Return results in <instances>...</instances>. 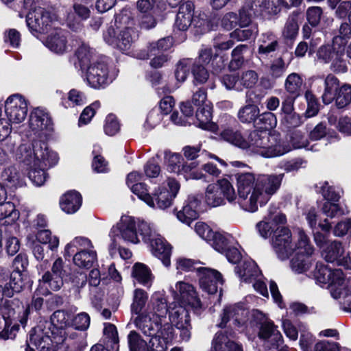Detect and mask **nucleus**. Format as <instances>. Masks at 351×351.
I'll return each mask as SVG.
<instances>
[{"mask_svg":"<svg viewBox=\"0 0 351 351\" xmlns=\"http://www.w3.org/2000/svg\"><path fill=\"white\" fill-rule=\"evenodd\" d=\"M203 199L207 206L215 208L224 205L225 199L230 204H235L237 195L232 184L228 179H219L215 183L208 185L204 197L203 194L189 195L182 210L177 211L175 208L173 212L176 213L178 219L189 225L198 219L199 213L206 210V206L202 203Z\"/></svg>","mask_w":351,"mask_h":351,"instance_id":"f257e3e1","label":"nucleus"},{"mask_svg":"<svg viewBox=\"0 0 351 351\" xmlns=\"http://www.w3.org/2000/svg\"><path fill=\"white\" fill-rule=\"evenodd\" d=\"M70 315L57 310L50 316L48 331L45 332V351H84L87 346L86 334L70 332Z\"/></svg>","mask_w":351,"mask_h":351,"instance_id":"f03ea898","label":"nucleus"},{"mask_svg":"<svg viewBox=\"0 0 351 351\" xmlns=\"http://www.w3.org/2000/svg\"><path fill=\"white\" fill-rule=\"evenodd\" d=\"M114 19L103 32L104 40L112 48L125 53L134 43V19L128 10L115 14Z\"/></svg>","mask_w":351,"mask_h":351,"instance_id":"7ed1b4c3","label":"nucleus"},{"mask_svg":"<svg viewBox=\"0 0 351 351\" xmlns=\"http://www.w3.org/2000/svg\"><path fill=\"white\" fill-rule=\"evenodd\" d=\"M246 143L247 146L243 149L265 158L280 156L291 150L289 143L282 139L279 133L271 134L258 129L249 134Z\"/></svg>","mask_w":351,"mask_h":351,"instance_id":"20e7f679","label":"nucleus"},{"mask_svg":"<svg viewBox=\"0 0 351 351\" xmlns=\"http://www.w3.org/2000/svg\"><path fill=\"white\" fill-rule=\"evenodd\" d=\"M199 261L186 258H179L176 261V269L184 271L195 270L199 277V287L204 292L210 295L217 292L218 283L223 284L222 274L216 269L200 267L195 268V265L200 263Z\"/></svg>","mask_w":351,"mask_h":351,"instance_id":"39448f33","label":"nucleus"},{"mask_svg":"<svg viewBox=\"0 0 351 351\" xmlns=\"http://www.w3.org/2000/svg\"><path fill=\"white\" fill-rule=\"evenodd\" d=\"M136 8L141 28L149 30L156 26L157 19L162 16L166 9V4L162 0H137Z\"/></svg>","mask_w":351,"mask_h":351,"instance_id":"423d86ee","label":"nucleus"},{"mask_svg":"<svg viewBox=\"0 0 351 351\" xmlns=\"http://www.w3.org/2000/svg\"><path fill=\"white\" fill-rule=\"evenodd\" d=\"M285 173L278 175H259L256 178L254 191L249 198L248 212L254 213L258 210V197L265 192L267 195L274 194L280 188Z\"/></svg>","mask_w":351,"mask_h":351,"instance_id":"0eeeda50","label":"nucleus"},{"mask_svg":"<svg viewBox=\"0 0 351 351\" xmlns=\"http://www.w3.org/2000/svg\"><path fill=\"white\" fill-rule=\"evenodd\" d=\"M275 230L271 239L273 248L278 258L288 259L295 252L291 231L284 225H279Z\"/></svg>","mask_w":351,"mask_h":351,"instance_id":"6e6552de","label":"nucleus"},{"mask_svg":"<svg viewBox=\"0 0 351 351\" xmlns=\"http://www.w3.org/2000/svg\"><path fill=\"white\" fill-rule=\"evenodd\" d=\"M24 276L23 272L16 271L9 276L8 271L0 266V297L11 298L20 292L25 286Z\"/></svg>","mask_w":351,"mask_h":351,"instance_id":"1a4fd4ad","label":"nucleus"},{"mask_svg":"<svg viewBox=\"0 0 351 351\" xmlns=\"http://www.w3.org/2000/svg\"><path fill=\"white\" fill-rule=\"evenodd\" d=\"M86 79L88 84L93 88H104L111 82L108 64L102 58L93 61L86 70Z\"/></svg>","mask_w":351,"mask_h":351,"instance_id":"9d476101","label":"nucleus"},{"mask_svg":"<svg viewBox=\"0 0 351 351\" xmlns=\"http://www.w3.org/2000/svg\"><path fill=\"white\" fill-rule=\"evenodd\" d=\"M136 226L137 222L134 217L122 216L119 222L111 228L109 236L113 237V242H115V237H121L124 241L138 243L140 240L137 237Z\"/></svg>","mask_w":351,"mask_h":351,"instance_id":"9b49d317","label":"nucleus"},{"mask_svg":"<svg viewBox=\"0 0 351 351\" xmlns=\"http://www.w3.org/2000/svg\"><path fill=\"white\" fill-rule=\"evenodd\" d=\"M167 185L168 188L158 186L153 193H150L153 204L148 205L149 206L155 208L156 202L158 208L165 210L172 205L173 200L180 190V185L175 179L169 180Z\"/></svg>","mask_w":351,"mask_h":351,"instance_id":"f8f14e48","label":"nucleus"},{"mask_svg":"<svg viewBox=\"0 0 351 351\" xmlns=\"http://www.w3.org/2000/svg\"><path fill=\"white\" fill-rule=\"evenodd\" d=\"M5 112L10 122L21 123L27 114V101L19 94L10 96L5 102Z\"/></svg>","mask_w":351,"mask_h":351,"instance_id":"ddd939ff","label":"nucleus"},{"mask_svg":"<svg viewBox=\"0 0 351 351\" xmlns=\"http://www.w3.org/2000/svg\"><path fill=\"white\" fill-rule=\"evenodd\" d=\"M235 176L238 192V197L236 199L237 202L241 208L248 211L247 208L249 199H247V197L254 191L256 178L252 173H237Z\"/></svg>","mask_w":351,"mask_h":351,"instance_id":"4468645a","label":"nucleus"},{"mask_svg":"<svg viewBox=\"0 0 351 351\" xmlns=\"http://www.w3.org/2000/svg\"><path fill=\"white\" fill-rule=\"evenodd\" d=\"M43 144L42 139L34 140L32 143L34 164L28 175L29 180L37 186H40L44 184V170L42 168L44 160Z\"/></svg>","mask_w":351,"mask_h":351,"instance_id":"2eb2a0df","label":"nucleus"},{"mask_svg":"<svg viewBox=\"0 0 351 351\" xmlns=\"http://www.w3.org/2000/svg\"><path fill=\"white\" fill-rule=\"evenodd\" d=\"M130 351H166L167 346L159 338L151 339L147 343L136 330H131L127 337Z\"/></svg>","mask_w":351,"mask_h":351,"instance_id":"dca6fc26","label":"nucleus"},{"mask_svg":"<svg viewBox=\"0 0 351 351\" xmlns=\"http://www.w3.org/2000/svg\"><path fill=\"white\" fill-rule=\"evenodd\" d=\"M143 175L138 171L129 173L126 178V184L131 191L136 195L139 199L144 202L147 205H152L153 202L150 197L149 186L141 180Z\"/></svg>","mask_w":351,"mask_h":351,"instance_id":"f3484780","label":"nucleus"},{"mask_svg":"<svg viewBox=\"0 0 351 351\" xmlns=\"http://www.w3.org/2000/svg\"><path fill=\"white\" fill-rule=\"evenodd\" d=\"M136 327L141 330L142 332L148 337L158 338V332L161 328V320L159 315L152 314L151 317L147 313H141L137 315L134 319Z\"/></svg>","mask_w":351,"mask_h":351,"instance_id":"a211bd4d","label":"nucleus"},{"mask_svg":"<svg viewBox=\"0 0 351 351\" xmlns=\"http://www.w3.org/2000/svg\"><path fill=\"white\" fill-rule=\"evenodd\" d=\"M165 164L167 166V170L169 172L176 173H189L194 169L197 164L195 162H191L190 164L184 161L182 156L179 153H173L169 150L165 151Z\"/></svg>","mask_w":351,"mask_h":351,"instance_id":"6ab92c4d","label":"nucleus"},{"mask_svg":"<svg viewBox=\"0 0 351 351\" xmlns=\"http://www.w3.org/2000/svg\"><path fill=\"white\" fill-rule=\"evenodd\" d=\"M69 32L61 28H54L45 38V47L54 53L62 55L67 51Z\"/></svg>","mask_w":351,"mask_h":351,"instance_id":"aec40b11","label":"nucleus"},{"mask_svg":"<svg viewBox=\"0 0 351 351\" xmlns=\"http://www.w3.org/2000/svg\"><path fill=\"white\" fill-rule=\"evenodd\" d=\"M41 280H44V275L42 276ZM44 289L41 282H40L38 288L36 289L31 304L27 305L26 307L22 306V311H19L17 320L23 326L25 327L27 323L28 317L31 313L32 309H34L36 313L40 314V311L42 309L43 304Z\"/></svg>","mask_w":351,"mask_h":351,"instance_id":"412c9836","label":"nucleus"},{"mask_svg":"<svg viewBox=\"0 0 351 351\" xmlns=\"http://www.w3.org/2000/svg\"><path fill=\"white\" fill-rule=\"evenodd\" d=\"M173 46V38L166 36L157 41L147 43L145 48L137 51L136 57L140 60H147L152 56H155L169 50Z\"/></svg>","mask_w":351,"mask_h":351,"instance_id":"4be33fe9","label":"nucleus"},{"mask_svg":"<svg viewBox=\"0 0 351 351\" xmlns=\"http://www.w3.org/2000/svg\"><path fill=\"white\" fill-rule=\"evenodd\" d=\"M258 328V337L260 339H271L269 341V345L267 346L269 350H278L283 343V337L272 320L270 319L267 322H265Z\"/></svg>","mask_w":351,"mask_h":351,"instance_id":"5701e85b","label":"nucleus"},{"mask_svg":"<svg viewBox=\"0 0 351 351\" xmlns=\"http://www.w3.org/2000/svg\"><path fill=\"white\" fill-rule=\"evenodd\" d=\"M195 107V117L198 128L202 130L217 134L219 128L217 123L212 121L213 106L212 103H206Z\"/></svg>","mask_w":351,"mask_h":351,"instance_id":"b1692460","label":"nucleus"},{"mask_svg":"<svg viewBox=\"0 0 351 351\" xmlns=\"http://www.w3.org/2000/svg\"><path fill=\"white\" fill-rule=\"evenodd\" d=\"M178 290L180 292L178 302L180 306L185 308L190 307L193 309H198L202 307V302L195 287L189 283L179 282Z\"/></svg>","mask_w":351,"mask_h":351,"instance_id":"393cba45","label":"nucleus"},{"mask_svg":"<svg viewBox=\"0 0 351 351\" xmlns=\"http://www.w3.org/2000/svg\"><path fill=\"white\" fill-rule=\"evenodd\" d=\"M200 60L206 64L208 69H212L213 73L220 72L228 62V56L226 54L213 53L211 48L201 50Z\"/></svg>","mask_w":351,"mask_h":351,"instance_id":"a878e982","label":"nucleus"},{"mask_svg":"<svg viewBox=\"0 0 351 351\" xmlns=\"http://www.w3.org/2000/svg\"><path fill=\"white\" fill-rule=\"evenodd\" d=\"M304 19V14L300 9L295 10L289 14L282 30V36L287 43L289 41L292 43L295 40L298 35L299 24Z\"/></svg>","mask_w":351,"mask_h":351,"instance_id":"bb28decb","label":"nucleus"},{"mask_svg":"<svg viewBox=\"0 0 351 351\" xmlns=\"http://www.w3.org/2000/svg\"><path fill=\"white\" fill-rule=\"evenodd\" d=\"M194 10V3L191 0H188L180 5L173 25L174 30L177 29L179 31L184 32L191 27Z\"/></svg>","mask_w":351,"mask_h":351,"instance_id":"cd10ccee","label":"nucleus"},{"mask_svg":"<svg viewBox=\"0 0 351 351\" xmlns=\"http://www.w3.org/2000/svg\"><path fill=\"white\" fill-rule=\"evenodd\" d=\"M59 204L61 210L66 214L75 213L82 204V196L76 190H69L60 197Z\"/></svg>","mask_w":351,"mask_h":351,"instance_id":"c85d7f7f","label":"nucleus"},{"mask_svg":"<svg viewBox=\"0 0 351 351\" xmlns=\"http://www.w3.org/2000/svg\"><path fill=\"white\" fill-rule=\"evenodd\" d=\"M158 236L149 244H150L154 256L160 259L162 264L168 267L171 265L172 246L165 238Z\"/></svg>","mask_w":351,"mask_h":351,"instance_id":"c756f323","label":"nucleus"},{"mask_svg":"<svg viewBox=\"0 0 351 351\" xmlns=\"http://www.w3.org/2000/svg\"><path fill=\"white\" fill-rule=\"evenodd\" d=\"M44 8L38 6V10L29 11L27 15L26 22L32 34L43 42L44 33Z\"/></svg>","mask_w":351,"mask_h":351,"instance_id":"7c9ffc66","label":"nucleus"},{"mask_svg":"<svg viewBox=\"0 0 351 351\" xmlns=\"http://www.w3.org/2000/svg\"><path fill=\"white\" fill-rule=\"evenodd\" d=\"M287 223V217L284 213H280L271 219H265L258 222L256 225V229L260 236L264 239L269 238L272 234L275 233L276 228L279 225H285Z\"/></svg>","mask_w":351,"mask_h":351,"instance_id":"2f4dec72","label":"nucleus"},{"mask_svg":"<svg viewBox=\"0 0 351 351\" xmlns=\"http://www.w3.org/2000/svg\"><path fill=\"white\" fill-rule=\"evenodd\" d=\"M19 232L20 226L19 223H12L5 226L3 229L5 239V248L9 256L14 255L20 249V241L18 239Z\"/></svg>","mask_w":351,"mask_h":351,"instance_id":"473e14b6","label":"nucleus"},{"mask_svg":"<svg viewBox=\"0 0 351 351\" xmlns=\"http://www.w3.org/2000/svg\"><path fill=\"white\" fill-rule=\"evenodd\" d=\"M39 319L38 324L29 331L25 351H43L44 350V346H41L44 340V323L40 317Z\"/></svg>","mask_w":351,"mask_h":351,"instance_id":"72a5a7b5","label":"nucleus"},{"mask_svg":"<svg viewBox=\"0 0 351 351\" xmlns=\"http://www.w3.org/2000/svg\"><path fill=\"white\" fill-rule=\"evenodd\" d=\"M321 83L324 87L322 95V101L325 105H328L335 99L336 93L341 86L340 82L336 76L330 74L324 80H321Z\"/></svg>","mask_w":351,"mask_h":351,"instance_id":"f704fd0d","label":"nucleus"},{"mask_svg":"<svg viewBox=\"0 0 351 351\" xmlns=\"http://www.w3.org/2000/svg\"><path fill=\"white\" fill-rule=\"evenodd\" d=\"M343 252L344 249L341 242L337 241L329 242L321 251L322 256L326 262L334 263L335 261H337L339 265H343L342 263L343 260L339 259Z\"/></svg>","mask_w":351,"mask_h":351,"instance_id":"c9c22d12","label":"nucleus"},{"mask_svg":"<svg viewBox=\"0 0 351 351\" xmlns=\"http://www.w3.org/2000/svg\"><path fill=\"white\" fill-rule=\"evenodd\" d=\"M132 277L139 284L149 287L154 278L150 268L144 263H136L132 267Z\"/></svg>","mask_w":351,"mask_h":351,"instance_id":"e433bc0d","label":"nucleus"},{"mask_svg":"<svg viewBox=\"0 0 351 351\" xmlns=\"http://www.w3.org/2000/svg\"><path fill=\"white\" fill-rule=\"evenodd\" d=\"M208 69L206 64L200 60V56L194 61L192 60V66L191 73L193 75V83L195 86L202 85L205 84L209 78Z\"/></svg>","mask_w":351,"mask_h":351,"instance_id":"4c0bfd02","label":"nucleus"},{"mask_svg":"<svg viewBox=\"0 0 351 351\" xmlns=\"http://www.w3.org/2000/svg\"><path fill=\"white\" fill-rule=\"evenodd\" d=\"M345 47L338 45L337 49L335 45L326 44L322 45L317 51V57L319 60L324 63H328L337 59L338 56H344Z\"/></svg>","mask_w":351,"mask_h":351,"instance_id":"58836bf2","label":"nucleus"},{"mask_svg":"<svg viewBox=\"0 0 351 351\" xmlns=\"http://www.w3.org/2000/svg\"><path fill=\"white\" fill-rule=\"evenodd\" d=\"M73 263L80 268L88 269L97 263V255L95 250H81L73 257Z\"/></svg>","mask_w":351,"mask_h":351,"instance_id":"ea45409f","label":"nucleus"},{"mask_svg":"<svg viewBox=\"0 0 351 351\" xmlns=\"http://www.w3.org/2000/svg\"><path fill=\"white\" fill-rule=\"evenodd\" d=\"M19 218V212L16 209L14 204L10 202H0V220H3L2 228L5 226L16 223Z\"/></svg>","mask_w":351,"mask_h":351,"instance_id":"a19ab883","label":"nucleus"},{"mask_svg":"<svg viewBox=\"0 0 351 351\" xmlns=\"http://www.w3.org/2000/svg\"><path fill=\"white\" fill-rule=\"evenodd\" d=\"M302 79L296 73L289 74L285 82V88L288 93V96L299 97L302 95Z\"/></svg>","mask_w":351,"mask_h":351,"instance_id":"79ce46f5","label":"nucleus"},{"mask_svg":"<svg viewBox=\"0 0 351 351\" xmlns=\"http://www.w3.org/2000/svg\"><path fill=\"white\" fill-rule=\"evenodd\" d=\"M220 137L231 144L243 149L247 146L246 139L241 132L235 130L232 128H223L219 133Z\"/></svg>","mask_w":351,"mask_h":351,"instance_id":"37998d69","label":"nucleus"},{"mask_svg":"<svg viewBox=\"0 0 351 351\" xmlns=\"http://www.w3.org/2000/svg\"><path fill=\"white\" fill-rule=\"evenodd\" d=\"M250 49L248 45L241 44L237 45L231 53V60L228 62L230 71H237L241 68L244 64V53Z\"/></svg>","mask_w":351,"mask_h":351,"instance_id":"c03bdc74","label":"nucleus"},{"mask_svg":"<svg viewBox=\"0 0 351 351\" xmlns=\"http://www.w3.org/2000/svg\"><path fill=\"white\" fill-rule=\"evenodd\" d=\"M259 113L260 110L258 106L245 104L239 110L237 117L241 123L247 124L252 123L253 125H254Z\"/></svg>","mask_w":351,"mask_h":351,"instance_id":"a18cd8bd","label":"nucleus"},{"mask_svg":"<svg viewBox=\"0 0 351 351\" xmlns=\"http://www.w3.org/2000/svg\"><path fill=\"white\" fill-rule=\"evenodd\" d=\"M277 125V118L276 115L269 111L263 113H259L257 120L254 127L258 130H261L270 132L271 130L276 128Z\"/></svg>","mask_w":351,"mask_h":351,"instance_id":"49530a36","label":"nucleus"},{"mask_svg":"<svg viewBox=\"0 0 351 351\" xmlns=\"http://www.w3.org/2000/svg\"><path fill=\"white\" fill-rule=\"evenodd\" d=\"M1 178L7 187L16 188L23 184L21 174L15 167H9L2 172Z\"/></svg>","mask_w":351,"mask_h":351,"instance_id":"de8ad7c7","label":"nucleus"},{"mask_svg":"<svg viewBox=\"0 0 351 351\" xmlns=\"http://www.w3.org/2000/svg\"><path fill=\"white\" fill-rule=\"evenodd\" d=\"M29 124L34 134L41 138L43 134L44 111L38 108L34 109L30 114Z\"/></svg>","mask_w":351,"mask_h":351,"instance_id":"09e8293b","label":"nucleus"},{"mask_svg":"<svg viewBox=\"0 0 351 351\" xmlns=\"http://www.w3.org/2000/svg\"><path fill=\"white\" fill-rule=\"evenodd\" d=\"M338 109H343L351 104V85L343 84L337 90L334 101Z\"/></svg>","mask_w":351,"mask_h":351,"instance_id":"8fccbe9b","label":"nucleus"},{"mask_svg":"<svg viewBox=\"0 0 351 351\" xmlns=\"http://www.w3.org/2000/svg\"><path fill=\"white\" fill-rule=\"evenodd\" d=\"M192 66V59L183 58L176 64L174 75L177 82L182 84L189 75Z\"/></svg>","mask_w":351,"mask_h":351,"instance_id":"3c124183","label":"nucleus"},{"mask_svg":"<svg viewBox=\"0 0 351 351\" xmlns=\"http://www.w3.org/2000/svg\"><path fill=\"white\" fill-rule=\"evenodd\" d=\"M148 299L147 293L142 289H136L134 291L133 302L131 304L132 314L138 315L142 313Z\"/></svg>","mask_w":351,"mask_h":351,"instance_id":"603ef678","label":"nucleus"},{"mask_svg":"<svg viewBox=\"0 0 351 351\" xmlns=\"http://www.w3.org/2000/svg\"><path fill=\"white\" fill-rule=\"evenodd\" d=\"M104 335L107 339L104 342L111 347L113 351L119 350V338L116 326L111 323H105Z\"/></svg>","mask_w":351,"mask_h":351,"instance_id":"864d4df0","label":"nucleus"},{"mask_svg":"<svg viewBox=\"0 0 351 351\" xmlns=\"http://www.w3.org/2000/svg\"><path fill=\"white\" fill-rule=\"evenodd\" d=\"M29 241L34 257L37 261H42L44 258V237L40 236L38 232V234H30Z\"/></svg>","mask_w":351,"mask_h":351,"instance_id":"5fc2aeb1","label":"nucleus"},{"mask_svg":"<svg viewBox=\"0 0 351 351\" xmlns=\"http://www.w3.org/2000/svg\"><path fill=\"white\" fill-rule=\"evenodd\" d=\"M19 300H1L0 304V313L4 319V321H11V319L14 317L16 313V306L18 309L21 311L19 306Z\"/></svg>","mask_w":351,"mask_h":351,"instance_id":"6e6d98bb","label":"nucleus"},{"mask_svg":"<svg viewBox=\"0 0 351 351\" xmlns=\"http://www.w3.org/2000/svg\"><path fill=\"white\" fill-rule=\"evenodd\" d=\"M212 247L221 254H223L224 250L230 243V240L223 234L219 232H213L208 242Z\"/></svg>","mask_w":351,"mask_h":351,"instance_id":"4d7b16f0","label":"nucleus"},{"mask_svg":"<svg viewBox=\"0 0 351 351\" xmlns=\"http://www.w3.org/2000/svg\"><path fill=\"white\" fill-rule=\"evenodd\" d=\"M293 247L297 253L304 254L306 257L311 256L314 252L308 236L304 232H300L299 239Z\"/></svg>","mask_w":351,"mask_h":351,"instance_id":"13d9d810","label":"nucleus"},{"mask_svg":"<svg viewBox=\"0 0 351 351\" xmlns=\"http://www.w3.org/2000/svg\"><path fill=\"white\" fill-rule=\"evenodd\" d=\"M169 319L171 322L176 326L177 323L182 324H188L191 323V317L189 311L187 308L180 306L176 308L173 313L169 315Z\"/></svg>","mask_w":351,"mask_h":351,"instance_id":"bf43d9fd","label":"nucleus"},{"mask_svg":"<svg viewBox=\"0 0 351 351\" xmlns=\"http://www.w3.org/2000/svg\"><path fill=\"white\" fill-rule=\"evenodd\" d=\"M136 229L137 236H141L144 243H149L155 239V232L145 221L138 219Z\"/></svg>","mask_w":351,"mask_h":351,"instance_id":"052dcab7","label":"nucleus"},{"mask_svg":"<svg viewBox=\"0 0 351 351\" xmlns=\"http://www.w3.org/2000/svg\"><path fill=\"white\" fill-rule=\"evenodd\" d=\"M121 124L117 117L112 114H108L105 119L104 125V131L109 136L116 135L120 130Z\"/></svg>","mask_w":351,"mask_h":351,"instance_id":"680f3d73","label":"nucleus"},{"mask_svg":"<svg viewBox=\"0 0 351 351\" xmlns=\"http://www.w3.org/2000/svg\"><path fill=\"white\" fill-rule=\"evenodd\" d=\"M256 32L257 30L256 31V28H252L247 25L245 27H239V28H236L230 33V36L232 39H236L238 41H243L254 38Z\"/></svg>","mask_w":351,"mask_h":351,"instance_id":"e2e57ef3","label":"nucleus"},{"mask_svg":"<svg viewBox=\"0 0 351 351\" xmlns=\"http://www.w3.org/2000/svg\"><path fill=\"white\" fill-rule=\"evenodd\" d=\"M99 107L100 102L99 101H95L90 105L86 106L80 114L78 120V125L80 127L89 123L93 117L95 116L96 110Z\"/></svg>","mask_w":351,"mask_h":351,"instance_id":"0e129e2a","label":"nucleus"},{"mask_svg":"<svg viewBox=\"0 0 351 351\" xmlns=\"http://www.w3.org/2000/svg\"><path fill=\"white\" fill-rule=\"evenodd\" d=\"M86 97L84 94L75 88L71 89L68 93V99H62L61 104L64 108H68L71 106L70 101L72 102L73 106H82L85 103Z\"/></svg>","mask_w":351,"mask_h":351,"instance_id":"69168bd1","label":"nucleus"},{"mask_svg":"<svg viewBox=\"0 0 351 351\" xmlns=\"http://www.w3.org/2000/svg\"><path fill=\"white\" fill-rule=\"evenodd\" d=\"M332 269L322 263H317L314 276L317 282L323 285H327L330 280Z\"/></svg>","mask_w":351,"mask_h":351,"instance_id":"338daca9","label":"nucleus"},{"mask_svg":"<svg viewBox=\"0 0 351 351\" xmlns=\"http://www.w3.org/2000/svg\"><path fill=\"white\" fill-rule=\"evenodd\" d=\"M323 10L319 6L308 7L306 12V17L308 23L312 27H316L320 23Z\"/></svg>","mask_w":351,"mask_h":351,"instance_id":"774afa93","label":"nucleus"}]
</instances>
